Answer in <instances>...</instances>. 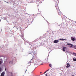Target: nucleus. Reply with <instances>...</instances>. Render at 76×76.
Returning <instances> with one entry per match:
<instances>
[{"label": "nucleus", "instance_id": "nucleus-23", "mask_svg": "<svg viewBox=\"0 0 76 76\" xmlns=\"http://www.w3.org/2000/svg\"><path fill=\"white\" fill-rule=\"evenodd\" d=\"M42 73V72H40V73Z\"/></svg>", "mask_w": 76, "mask_h": 76}, {"label": "nucleus", "instance_id": "nucleus-20", "mask_svg": "<svg viewBox=\"0 0 76 76\" xmlns=\"http://www.w3.org/2000/svg\"><path fill=\"white\" fill-rule=\"evenodd\" d=\"M55 6H56V7H57V6H56V4L55 5Z\"/></svg>", "mask_w": 76, "mask_h": 76}, {"label": "nucleus", "instance_id": "nucleus-12", "mask_svg": "<svg viewBox=\"0 0 76 76\" xmlns=\"http://www.w3.org/2000/svg\"><path fill=\"white\" fill-rule=\"evenodd\" d=\"M49 70V69H48V70L46 71V72H44V74H45L46 72H47V71H48Z\"/></svg>", "mask_w": 76, "mask_h": 76}, {"label": "nucleus", "instance_id": "nucleus-21", "mask_svg": "<svg viewBox=\"0 0 76 76\" xmlns=\"http://www.w3.org/2000/svg\"><path fill=\"white\" fill-rule=\"evenodd\" d=\"M74 48L76 49V48Z\"/></svg>", "mask_w": 76, "mask_h": 76}, {"label": "nucleus", "instance_id": "nucleus-14", "mask_svg": "<svg viewBox=\"0 0 76 76\" xmlns=\"http://www.w3.org/2000/svg\"><path fill=\"white\" fill-rule=\"evenodd\" d=\"M73 54H75L74 55V56H76V53H73Z\"/></svg>", "mask_w": 76, "mask_h": 76}, {"label": "nucleus", "instance_id": "nucleus-9", "mask_svg": "<svg viewBox=\"0 0 76 76\" xmlns=\"http://www.w3.org/2000/svg\"><path fill=\"white\" fill-rule=\"evenodd\" d=\"M59 40H61V41H64V40H65V39H59Z\"/></svg>", "mask_w": 76, "mask_h": 76}, {"label": "nucleus", "instance_id": "nucleus-3", "mask_svg": "<svg viewBox=\"0 0 76 76\" xmlns=\"http://www.w3.org/2000/svg\"><path fill=\"white\" fill-rule=\"evenodd\" d=\"M66 43H67V45H70V46H69L70 47H73V45H72V44L69 43H67L66 42Z\"/></svg>", "mask_w": 76, "mask_h": 76}, {"label": "nucleus", "instance_id": "nucleus-13", "mask_svg": "<svg viewBox=\"0 0 76 76\" xmlns=\"http://www.w3.org/2000/svg\"><path fill=\"white\" fill-rule=\"evenodd\" d=\"M49 67H51V66H52L51 64H49Z\"/></svg>", "mask_w": 76, "mask_h": 76}, {"label": "nucleus", "instance_id": "nucleus-2", "mask_svg": "<svg viewBox=\"0 0 76 76\" xmlns=\"http://www.w3.org/2000/svg\"><path fill=\"white\" fill-rule=\"evenodd\" d=\"M57 12H58V15H60L61 17L62 16V14L61 12H60V10L59 9H57Z\"/></svg>", "mask_w": 76, "mask_h": 76}, {"label": "nucleus", "instance_id": "nucleus-16", "mask_svg": "<svg viewBox=\"0 0 76 76\" xmlns=\"http://www.w3.org/2000/svg\"><path fill=\"white\" fill-rule=\"evenodd\" d=\"M1 68H0V71H1Z\"/></svg>", "mask_w": 76, "mask_h": 76}, {"label": "nucleus", "instance_id": "nucleus-17", "mask_svg": "<svg viewBox=\"0 0 76 76\" xmlns=\"http://www.w3.org/2000/svg\"><path fill=\"white\" fill-rule=\"evenodd\" d=\"M45 76H48V75H47V74H46Z\"/></svg>", "mask_w": 76, "mask_h": 76}, {"label": "nucleus", "instance_id": "nucleus-19", "mask_svg": "<svg viewBox=\"0 0 76 76\" xmlns=\"http://www.w3.org/2000/svg\"><path fill=\"white\" fill-rule=\"evenodd\" d=\"M72 76H74V75H72Z\"/></svg>", "mask_w": 76, "mask_h": 76}, {"label": "nucleus", "instance_id": "nucleus-22", "mask_svg": "<svg viewBox=\"0 0 76 76\" xmlns=\"http://www.w3.org/2000/svg\"><path fill=\"white\" fill-rule=\"evenodd\" d=\"M6 3H8V2H6Z\"/></svg>", "mask_w": 76, "mask_h": 76}, {"label": "nucleus", "instance_id": "nucleus-1", "mask_svg": "<svg viewBox=\"0 0 76 76\" xmlns=\"http://www.w3.org/2000/svg\"><path fill=\"white\" fill-rule=\"evenodd\" d=\"M32 48V46L30 47V48L32 49V50H31V52L28 53V54H31L33 56H34V57H33V58H35V57L36 58L37 57V56H36V55H37V52L34 51L35 48L33 47V48Z\"/></svg>", "mask_w": 76, "mask_h": 76}, {"label": "nucleus", "instance_id": "nucleus-10", "mask_svg": "<svg viewBox=\"0 0 76 76\" xmlns=\"http://www.w3.org/2000/svg\"><path fill=\"white\" fill-rule=\"evenodd\" d=\"M73 60L74 61H76V58H73Z\"/></svg>", "mask_w": 76, "mask_h": 76}, {"label": "nucleus", "instance_id": "nucleus-7", "mask_svg": "<svg viewBox=\"0 0 76 76\" xmlns=\"http://www.w3.org/2000/svg\"><path fill=\"white\" fill-rule=\"evenodd\" d=\"M5 74V72H3L1 74V76H4V74Z\"/></svg>", "mask_w": 76, "mask_h": 76}, {"label": "nucleus", "instance_id": "nucleus-11", "mask_svg": "<svg viewBox=\"0 0 76 76\" xmlns=\"http://www.w3.org/2000/svg\"><path fill=\"white\" fill-rule=\"evenodd\" d=\"M13 64V61H11L10 62V64Z\"/></svg>", "mask_w": 76, "mask_h": 76}, {"label": "nucleus", "instance_id": "nucleus-6", "mask_svg": "<svg viewBox=\"0 0 76 76\" xmlns=\"http://www.w3.org/2000/svg\"><path fill=\"white\" fill-rule=\"evenodd\" d=\"M71 39H72V40L73 41H74L75 40V38H74L73 37H71Z\"/></svg>", "mask_w": 76, "mask_h": 76}, {"label": "nucleus", "instance_id": "nucleus-24", "mask_svg": "<svg viewBox=\"0 0 76 76\" xmlns=\"http://www.w3.org/2000/svg\"><path fill=\"white\" fill-rule=\"evenodd\" d=\"M5 69V70H6V69Z\"/></svg>", "mask_w": 76, "mask_h": 76}, {"label": "nucleus", "instance_id": "nucleus-15", "mask_svg": "<svg viewBox=\"0 0 76 76\" xmlns=\"http://www.w3.org/2000/svg\"><path fill=\"white\" fill-rule=\"evenodd\" d=\"M1 64V61H0V64Z\"/></svg>", "mask_w": 76, "mask_h": 76}, {"label": "nucleus", "instance_id": "nucleus-5", "mask_svg": "<svg viewBox=\"0 0 76 76\" xmlns=\"http://www.w3.org/2000/svg\"><path fill=\"white\" fill-rule=\"evenodd\" d=\"M70 67V65L69 64H67V66H66V68H68V67Z\"/></svg>", "mask_w": 76, "mask_h": 76}, {"label": "nucleus", "instance_id": "nucleus-8", "mask_svg": "<svg viewBox=\"0 0 76 76\" xmlns=\"http://www.w3.org/2000/svg\"><path fill=\"white\" fill-rule=\"evenodd\" d=\"M66 49V47H64L63 48L62 50L64 51H65V49Z\"/></svg>", "mask_w": 76, "mask_h": 76}, {"label": "nucleus", "instance_id": "nucleus-18", "mask_svg": "<svg viewBox=\"0 0 76 76\" xmlns=\"http://www.w3.org/2000/svg\"><path fill=\"white\" fill-rule=\"evenodd\" d=\"M26 70H27V69H26ZM26 70H25V71H25V72H26Z\"/></svg>", "mask_w": 76, "mask_h": 76}, {"label": "nucleus", "instance_id": "nucleus-4", "mask_svg": "<svg viewBox=\"0 0 76 76\" xmlns=\"http://www.w3.org/2000/svg\"><path fill=\"white\" fill-rule=\"evenodd\" d=\"M58 40H56L54 41V43H58Z\"/></svg>", "mask_w": 76, "mask_h": 76}]
</instances>
